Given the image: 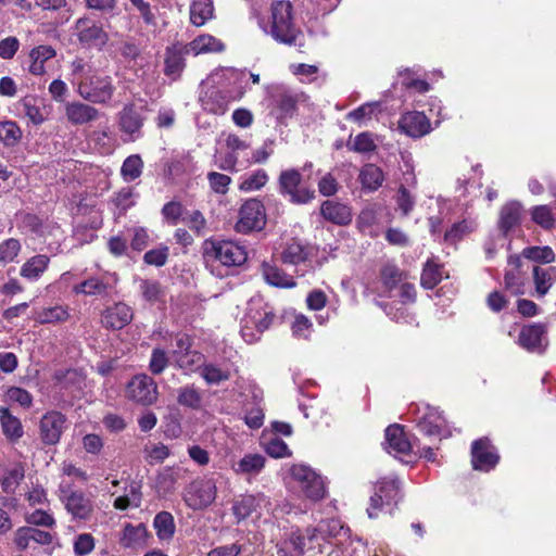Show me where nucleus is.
Listing matches in <instances>:
<instances>
[{"mask_svg": "<svg viewBox=\"0 0 556 556\" xmlns=\"http://www.w3.org/2000/svg\"><path fill=\"white\" fill-rule=\"evenodd\" d=\"M262 29L270 35L276 41L293 45L300 31L295 26L292 16V5L289 1H276L270 8V17L267 23L258 22Z\"/></svg>", "mask_w": 556, "mask_h": 556, "instance_id": "f257e3e1", "label": "nucleus"}, {"mask_svg": "<svg viewBox=\"0 0 556 556\" xmlns=\"http://www.w3.org/2000/svg\"><path fill=\"white\" fill-rule=\"evenodd\" d=\"M402 498V485L396 476L380 478L375 484V493L370 496L368 517L377 518L380 513L392 514Z\"/></svg>", "mask_w": 556, "mask_h": 556, "instance_id": "f03ea898", "label": "nucleus"}, {"mask_svg": "<svg viewBox=\"0 0 556 556\" xmlns=\"http://www.w3.org/2000/svg\"><path fill=\"white\" fill-rule=\"evenodd\" d=\"M202 254L207 264L225 267L241 266L248 258L244 247L231 240L206 239L202 244Z\"/></svg>", "mask_w": 556, "mask_h": 556, "instance_id": "7ed1b4c3", "label": "nucleus"}, {"mask_svg": "<svg viewBox=\"0 0 556 556\" xmlns=\"http://www.w3.org/2000/svg\"><path fill=\"white\" fill-rule=\"evenodd\" d=\"M77 93L93 104H109L115 93L113 78L110 75L93 71L77 83Z\"/></svg>", "mask_w": 556, "mask_h": 556, "instance_id": "20e7f679", "label": "nucleus"}, {"mask_svg": "<svg viewBox=\"0 0 556 556\" xmlns=\"http://www.w3.org/2000/svg\"><path fill=\"white\" fill-rule=\"evenodd\" d=\"M274 313L266 309L261 299H252L242 318L241 336L248 343L257 341L261 334L269 328L274 320Z\"/></svg>", "mask_w": 556, "mask_h": 556, "instance_id": "39448f33", "label": "nucleus"}, {"mask_svg": "<svg viewBox=\"0 0 556 556\" xmlns=\"http://www.w3.org/2000/svg\"><path fill=\"white\" fill-rule=\"evenodd\" d=\"M278 190L294 204H306L315 198V191L302 184V175L295 168H288L280 173Z\"/></svg>", "mask_w": 556, "mask_h": 556, "instance_id": "423d86ee", "label": "nucleus"}, {"mask_svg": "<svg viewBox=\"0 0 556 556\" xmlns=\"http://www.w3.org/2000/svg\"><path fill=\"white\" fill-rule=\"evenodd\" d=\"M216 497V485L211 479H197L190 482L182 498L186 505L194 510L210 506Z\"/></svg>", "mask_w": 556, "mask_h": 556, "instance_id": "0eeeda50", "label": "nucleus"}, {"mask_svg": "<svg viewBox=\"0 0 556 556\" xmlns=\"http://www.w3.org/2000/svg\"><path fill=\"white\" fill-rule=\"evenodd\" d=\"M290 472L306 497L312 501H319L325 496V483L321 477L312 468L305 465H293Z\"/></svg>", "mask_w": 556, "mask_h": 556, "instance_id": "6e6552de", "label": "nucleus"}, {"mask_svg": "<svg viewBox=\"0 0 556 556\" xmlns=\"http://www.w3.org/2000/svg\"><path fill=\"white\" fill-rule=\"evenodd\" d=\"M265 223L266 215L263 203L260 200L250 199L240 208L236 230L241 233L261 230Z\"/></svg>", "mask_w": 556, "mask_h": 556, "instance_id": "1a4fd4ad", "label": "nucleus"}, {"mask_svg": "<svg viewBox=\"0 0 556 556\" xmlns=\"http://www.w3.org/2000/svg\"><path fill=\"white\" fill-rule=\"evenodd\" d=\"M75 35L80 45L88 48L102 49L109 39L102 26L88 17H81L76 21Z\"/></svg>", "mask_w": 556, "mask_h": 556, "instance_id": "9d476101", "label": "nucleus"}, {"mask_svg": "<svg viewBox=\"0 0 556 556\" xmlns=\"http://www.w3.org/2000/svg\"><path fill=\"white\" fill-rule=\"evenodd\" d=\"M143 106L134 103L126 104L118 113V126L123 134L128 136L130 141L142 136L141 128L144 123Z\"/></svg>", "mask_w": 556, "mask_h": 556, "instance_id": "9b49d317", "label": "nucleus"}, {"mask_svg": "<svg viewBox=\"0 0 556 556\" xmlns=\"http://www.w3.org/2000/svg\"><path fill=\"white\" fill-rule=\"evenodd\" d=\"M61 501L74 520H89L93 514V502L83 491L63 492Z\"/></svg>", "mask_w": 556, "mask_h": 556, "instance_id": "f8f14e48", "label": "nucleus"}, {"mask_svg": "<svg viewBox=\"0 0 556 556\" xmlns=\"http://www.w3.org/2000/svg\"><path fill=\"white\" fill-rule=\"evenodd\" d=\"M65 429L66 417L56 410L47 412L39 422L40 439L47 445L58 444Z\"/></svg>", "mask_w": 556, "mask_h": 556, "instance_id": "ddd939ff", "label": "nucleus"}, {"mask_svg": "<svg viewBox=\"0 0 556 556\" xmlns=\"http://www.w3.org/2000/svg\"><path fill=\"white\" fill-rule=\"evenodd\" d=\"M127 395L141 405H151L157 399V386L151 377L138 375L129 381Z\"/></svg>", "mask_w": 556, "mask_h": 556, "instance_id": "4468645a", "label": "nucleus"}, {"mask_svg": "<svg viewBox=\"0 0 556 556\" xmlns=\"http://www.w3.org/2000/svg\"><path fill=\"white\" fill-rule=\"evenodd\" d=\"M117 277L115 274H105L103 276H92L88 279L75 285L73 292L75 294H84L87 296L100 295L104 296L115 287Z\"/></svg>", "mask_w": 556, "mask_h": 556, "instance_id": "2eb2a0df", "label": "nucleus"}, {"mask_svg": "<svg viewBox=\"0 0 556 556\" xmlns=\"http://www.w3.org/2000/svg\"><path fill=\"white\" fill-rule=\"evenodd\" d=\"M134 319L132 308L124 303L117 302L103 309L101 314V324L110 330H121Z\"/></svg>", "mask_w": 556, "mask_h": 556, "instance_id": "dca6fc26", "label": "nucleus"}, {"mask_svg": "<svg viewBox=\"0 0 556 556\" xmlns=\"http://www.w3.org/2000/svg\"><path fill=\"white\" fill-rule=\"evenodd\" d=\"M498 455L491 446L486 438L476 440L471 446V463L476 470L490 471L493 469L497 462Z\"/></svg>", "mask_w": 556, "mask_h": 556, "instance_id": "f3484780", "label": "nucleus"}, {"mask_svg": "<svg viewBox=\"0 0 556 556\" xmlns=\"http://www.w3.org/2000/svg\"><path fill=\"white\" fill-rule=\"evenodd\" d=\"M190 54L186 45L176 42L168 46L164 53V74L172 80H177L186 66L185 56Z\"/></svg>", "mask_w": 556, "mask_h": 556, "instance_id": "a211bd4d", "label": "nucleus"}, {"mask_svg": "<svg viewBox=\"0 0 556 556\" xmlns=\"http://www.w3.org/2000/svg\"><path fill=\"white\" fill-rule=\"evenodd\" d=\"M518 343L529 352L543 353L547 346L546 327L532 324L520 330Z\"/></svg>", "mask_w": 556, "mask_h": 556, "instance_id": "6ab92c4d", "label": "nucleus"}, {"mask_svg": "<svg viewBox=\"0 0 556 556\" xmlns=\"http://www.w3.org/2000/svg\"><path fill=\"white\" fill-rule=\"evenodd\" d=\"M296 98L288 90H277L271 96L270 115H273L279 124H283L287 118L293 116L296 109Z\"/></svg>", "mask_w": 556, "mask_h": 556, "instance_id": "aec40b11", "label": "nucleus"}, {"mask_svg": "<svg viewBox=\"0 0 556 556\" xmlns=\"http://www.w3.org/2000/svg\"><path fill=\"white\" fill-rule=\"evenodd\" d=\"M268 504V498L262 493L247 494L235 501L232 513L239 522L253 514H260V510Z\"/></svg>", "mask_w": 556, "mask_h": 556, "instance_id": "412c9836", "label": "nucleus"}, {"mask_svg": "<svg viewBox=\"0 0 556 556\" xmlns=\"http://www.w3.org/2000/svg\"><path fill=\"white\" fill-rule=\"evenodd\" d=\"M400 129L413 138H420L431 130L429 118L421 112H407L400 122Z\"/></svg>", "mask_w": 556, "mask_h": 556, "instance_id": "4be33fe9", "label": "nucleus"}, {"mask_svg": "<svg viewBox=\"0 0 556 556\" xmlns=\"http://www.w3.org/2000/svg\"><path fill=\"white\" fill-rule=\"evenodd\" d=\"M342 530L338 520L331 519L328 521H321L317 527L306 528L307 542L309 543L308 548L315 547L314 543H317L318 552L324 553L321 542H326L328 539L338 535L339 531Z\"/></svg>", "mask_w": 556, "mask_h": 556, "instance_id": "5701e85b", "label": "nucleus"}, {"mask_svg": "<svg viewBox=\"0 0 556 556\" xmlns=\"http://www.w3.org/2000/svg\"><path fill=\"white\" fill-rule=\"evenodd\" d=\"M243 92L240 91L237 97H232L226 90L213 89L202 99V108L212 114L224 115L228 111L231 101L240 99Z\"/></svg>", "mask_w": 556, "mask_h": 556, "instance_id": "b1692460", "label": "nucleus"}, {"mask_svg": "<svg viewBox=\"0 0 556 556\" xmlns=\"http://www.w3.org/2000/svg\"><path fill=\"white\" fill-rule=\"evenodd\" d=\"M320 215L329 223L345 226L352 222L353 213L348 204L326 200L320 205Z\"/></svg>", "mask_w": 556, "mask_h": 556, "instance_id": "393cba45", "label": "nucleus"}, {"mask_svg": "<svg viewBox=\"0 0 556 556\" xmlns=\"http://www.w3.org/2000/svg\"><path fill=\"white\" fill-rule=\"evenodd\" d=\"M149 536L143 523H126L119 535V544L124 548L140 549L148 545Z\"/></svg>", "mask_w": 556, "mask_h": 556, "instance_id": "a878e982", "label": "nucleus"}, {"mask_svg": "<svg viewBox=\"0 0 556 556\" xmlns=\"http://www.w3.org/2000/svg\"><path fill=\"white\" fill-rule=\"evenodd\" d=\"M65 116L71 124L83 125L98 119L100 112L90 104L73 101L65 104Z\"/></svg>", "mask_w": 556, "mask_h": 556, "instance_id": "bb28decb", "label": "nucleus"}, {"mask_svg": "<svg viewBox=\"0 0 556 556\" xmlns=\"http://www.w3.org/2000/svg\"><path fill=\"white\" fill-rule=\"evenodd\" d=\"M261 273L269 286L283 289H291L296 286L294 277L285 273L273 262L264 261L261 265Z\"/></svg>", "mask_w": 556, "mask_h": 556, "instance_id": "cd10ccee", "label": "nucleus"}, {"mask_svg": "<svg viewBox=\"0 0 556 556\" xmlns=\"http://www.w3.org/2000/svg\"><path fill=\"white\" fill-rule=\"evenodd\" d=\"M419 430L428 435H445V419L435 407L427 406V410L417 424ZM448 433H446L447 435Z\"/></svg>", "mask_w": 556, "mask_h": 556, "instance_id": "c85d7f7f", "label": "nucleus"}, {"mask_svg": "<svg viewBox=\"0 0 556 556\" xmlns=\"http://www.w3.org/2000/svg\"><path fill=\"white\" fill-rule=\"evenodd\" d=\"M70 309L65 305H53L33 309L31 318L39 325L61 324L70 318Z\"/></svg>", "mask_w": 556, "mask_h": 556, "instance_id": "c756f323", "label": "nucleus"}, {"mask_svg": "<svg viewBox=\"0 0 556 556\" xmlns=\"http://www.w3.org/2000/svg\"><path fill=\"white\" fill-rule=\"evenodd\" d=\"M266 458L262 454L249 453L231 465L235 473L245 477L257 476L265 467Z\"/></svg>", "mask_w": 556, "mask_h": 556, "instance_id": "7c9ffc66", "label": "nucleus"}, {"mask_svg": "<svg viewBox=\"0 0 556 556\" xmlns=\"http://www.w3.org/2000/svg\"><path fill=\"white\" fill-rule=\"evenodd\" d=\"M386 442L389 448L399 454H408L414 446L404 432V428L397 424L386 429Z\"/></svg>", "mask_w": 556, "mask_h": 556, "instance_id": "2f4dec72", "label": "nucleus"}, {"mask_svg": "<svg viewBox=\"0 0 556 556\" xmlns=\"http://www.w3.org/2000/svg\"><path fill=\"white\" fill-rule=\"evenodd\" d=\"M309 255L311 248L308 244L292 239L286 243L281 252V261L285 264L299 265L306 262Z\"/></svg>", "mask_w": 556, "mask_h": 556, "instance_id": "473e14b6", "label": "nucleus"}, {"mask_svg": "<svg viewBox=\"0 0 556 556\" xmlns=\"http://www.w3.org/2000/svg\"><path fill=\"white\" fill-rule=\"evenodd\" d=\"M307 535L300 530L292 531L289 538L277 544L278 556H303L305 553Z\"/></svg>", "mask_w": 556, "mask_h": 556, "instance_id": "72a5a7b5", "label": "nucleus"}, {"mask_svg": "<svg viewBox=\"0 0 556 556\" xmlns=\"http://www.w3.org/2000/svg\"><path fill=\"white\" fill-rule=\"evenodd\" d=\"M50 258L47 255L38 254L28 258L21 267L20 275L29 280H38L48 269Z\"/></svg>", "mask_w": 556, "mask_h": 556, "instance_id": "f704fd0d", "label": "nucleus"}, {"mask_svg": "<svg viewBox=\"0 0 556 556\" xmlns=\"http://www.w3.org/2000/svg\"><path fill=\"white\" fill-rule=\"evenodd\" d=\"M179 479V470L174 468H164L155 479V490L161 497L172 495L176 490Z\"/></svg>", "mask_w": 556, "mask_h": 556, "instance_id": "c9c22d12", "label": "nucleus"}, {"mask_svg": "<svg viewBox=\"0 0 556 556\" xmlns=\"http://www.w3.org/2000/svg\"><path fill=\"white\" fill-rule=\"evenodd\" d=\"M359 182L363 189L368 191H376L381 187L384 175L380 167L375 164H366L362 167L358 175Z\"/></svg>", "mask_w": 556, "mask_h": 556, "instance_id": "e433bc0d", "label": "nucleus"}, {"mask_svg": "<svg viewBox=\"0 0 556 556\" xmlns=\"http://www.w3.org/2000/svg\"><path fill=\"white\" fill-rule=\"evenodd\" d=\"M188 51L194 55L210 52H220L224 50V45L220 40L211 35H201L194 40L186 45Z\"/></svg>", "mask_w": 556, "mask_h": 556, "instance_id": "4c0bfd02", "label": "nucleus"}, {"mask_svg": "<svg viewBox=\"0 0 556 556\" xmlns=\"http://www.w3.org/2000/svg\"><path fill=\"white\" fill-rule=\"evenodd\" d=\"M521 217V205L518 202H509L505 204L500 213V229L503 233H508L514 227H516Z\"/></svg>", "mask_w": 556, "mask_h": 556, "instance_id": "58836bf2", "label": "nucleus"}, {"mask_svg": "<svg viewBox=\"0 0 556 556\" xmlns=\"http://www.w3.org/2000/svg\"><path fill=\"white\" fill-rule=\"evenodd\" d=\"M55 55V51L50 46H39L34 48L29 53L30 64L29 72L33 75L45 74V63Z\"/></svg>", "mask_w": 556, "mask_h": 556, "instance_id": "ea45409f", "label": "nucleus"}, {"mask_svg": "<svg viewBox=\"0 0 556 556\" xmlns=\"http://www.w3.org/2000/svg\"><path fill=\"white\" fill-rule=\"evenodd\" d=\"M214 7L212 0H193L190 7V21L195 26L204 25L213 17Z\"/></svg>", "mask_w": 556, "mask_h": 556, "instance_id": "a19ab883", "label": "nucleus"}, {"mask_svg": "<svg viewBox=\"0 0 556 556\" xmlns=\"http://www.w3.org/2000/svg\"><path fill=\"white\" fill-rule=\"evenodd\" d=\"M0 424L8 439L14 441L23 435V427L20 419L13 416L8 408L0 407Z\"/></svg>", "mask_w": 556, "mask_h": 556, "instance_id": "79ce46f5", "label": "nucleus"}, {"mask_svg": "<svg viewBox=\"0 0 556 556\" xmlns=\"http://www.w3.org/2000/svg\"><path fill=\"white\" fill-rule=\"evenodd\" d=\"M153 527L156 531V535L161 541L170 540L175 533L174 517L170 513L161 511L153 520Z\"/></svg>", "mask_w": 556, "mask_h": 556, "instance_id": "37998d69", "label": "nucleus"}, {"mask_svg": "<svg viewBox=\"0 0 556 556\" xmlns=\"http://www.w3.org/2000/svg\"><path fill=\"white\" fill-rule=\"evenodd\" d=\"M24 479V468L22 465H15L3 471L0 482L2 492L12 494Z\"/></svg>", "mask_w": 556, "mask_h": 556, "instance_id": "c03bdc74", "label": "nucleus"}, {"mask_svg": "<svg viewBox=\"0 0 556 556\" xmlns=\"http://www.w3.org/2000/svg\"><path fill=\"white\" fill-rule=\"evenodd\" d=\"M23 136L20 126L13 121L0 122V143L4 147L16 146Z\"/></svg>", "mask_w": 556, "mask_h": 556, "instance_id": "a18cd8bd", "label": "nucleus"}, {"mask_svg": "<svg viewBox=\"0 0 556 556\" xmlns=\"http://www.w3.org/2000/svg\"><path fill=\"white\" fill-rule=\"evenodd\" d=\"M268 181L267 173L260 168L241 177L239 189L243 192H252L263 188Z\"/></svg>", "mask_w": 556, "mask_h": 556, "instance_id": "49530a36", "label": "nucleus"}, {"mask_svg": "<svg viewBox=\"0 0 556 556\" xmlns=\"http://www.w3.org/2000/svg\"><path fill=\"white\" fill-rule=\"evenodd\" d=\"M139 290L142 298L150 304L163 303L165 299V291L155 280H141Z\"/></svg>", "mask_w": 556, "mask_h": 556, "instance_id": "de8ad7c7", "label": "nucleus"}, {"mask_svg": "<svg viewBox=\"0 0 556 556\" xmlns=\"http://www.w3.org/2000/svg\"><path fill=\"white\" fill-rule=\"evenodd\" d=\"M477 228V224L471 219H464L455 223L446 230L444 239L448 243H456L465 236L471 233Z\"/></svg>", "mask_w": 556, "mask_h": 556, "instance_id": "09e8293b", "label": "nucleus"}, {"mask_svg": "<svg viewBox=\"0 0 556 556\" xmlns=\"http://www.w3.org/2000/svg\"><path fill=\"white\" fill-rule=\"evenodd\" d=\"M175 364L186 372H193L200 369L204 363V356L198 351L184 352L182 355L174 359Z\"/></svg>", "mask_w": 556, "mask_h": 556, "instance_id": "8fccbe9b", "label": "nucleus"}, {"mask_svg": "<svg viewBox=\"0 0 556 556\" xmlns=\"http://www.w3.org/2000/svg\"><path fill=\"white\" fill-rule=\"evenodd\" d=\"M381 280L388 292H393L405 280L403 271L394 265H386L381 269Z\"/></svg>", "mask_w": 556, "mask_h": 556, "instance_id": "3c124183", "label": "nucleus"}, {"mask_svg": "<svg viewBox=\"0 0 556 556\" xmlns=\"http://www.w3.org/2000/svg\"><path fill=\"white\" fill-rule=\"evenodd\" d=\"M521 255L530 261L549 264L555 261V253L552 248L545 247H529L522 250Z\"/></svg>", "mask_w": 556, "mask_h": 556, "instance_id": "603ef678", "label": "nucleus"}, {"mask_svg": "<svg viewBox=\"0 0 556 556\" xmlns=\"http://www.w3.org/2000/svg\"><path fill=\"white\" fill-rule=\"evenodd\" d=\"M532 220L543 229H551L554 227L555 217L553 208L548 205H536L530 211Z\"/></svg>", "mask_w": 556, "mask_h": 556, "instance_id": "864d4df0", "label": "nucleus"}, {"mask_svg": "<svg viewBox=\"0 0 556 556\" xmlns=\"http://www.w3.org/2000/svg\"><path fill=\"white\" fill-rule=\"evenodd\" d=\"M21 105L25 115L34 125H40L46 121V115L40 106L37 105V99L33 96H26L21 100Z\"/></svg>", "mask_w": 556, "mask_h": 556, "instance_id": "5fc2aeb1", "label": "nucleus"}, {"mask_svg": "<svg viewBox=\"0 0 556 556\" xmlns=\"http://www.w3.org/2000/svg\"><path fill=\"white\" fill-rule=\"evenodd\" d=\"M140 485L131 483L128 493L114 500L113 507L117 510H126L130 506L138 507L140 505Z\"/></svg>", "mask_w": 556, "mask_h": 556, "instance_id": "6e6d98bb", "label": "nucleus"}, {"mask_svg": "<svg viewBox=\"0 0 556 556\" xmlns=\"http://www.w3.org/2000/svg\"><path fill=\"white\" fill-rule=\"evenodd\" d=\"M143 162L138 154L128 156L121 168V174L126 181H132L140 177L142 173Z\"/></svg>", "mask_w": 556, "mask_h": 556, "instance_id": "4d7b16f0", "label": "nucleus"}, {"mask_svg": "<svg viewBox=\"0 0 556 556\" xmlns=\"http://www.w3.org/2000/svg\"><path fill=\"white\" fill-rule=\"evenodd\" d=\"M182 222L199 237H204L207 232L206 219L198 210L186 213Z\"/></svg>", "mask_w": 556, "mask_h": 556, "instance_id": "13d9d810", "label": "nucleus"}, {"mask_svg": "<svg viewBox=\"0 0 556 556\" xmlns=\"http://www.w3.org/2000/svg\"><path fill=\"white\" fill-rule=\"evenodd\" d=\"M201 369V376L207 384H219L230 377L228 370H224L214 364H203Z\"/></svg>", "mask_w": 556, "mask_h": 556, "instance_id": "bf43d9fd", "label": "nucleus"}, {"mask_svg": "<svg viewBox=\"0 0 556 556\" xmlns=\"http://www.w3.org/2000/svg\"><path fill=\"white\" fill-rule=\"evenodd\" d=\"M22 245L17 239L10 238L0 243V263L7 265L15 261Z\"/></svg>", "mask_w": 556, "mask_h": 556, "instance_id": "052dcab7", "label": "nucleus"}, {"mask_svg": "<svg viewBox=\"0 0 556 556\" xmlns=\"http://www.w3.org/2000/svg\"><path fill=\"white\" fill-rule=\"evenodd\" d=\"M201 394L193 386H187L178 390L177 402L186 407L197 409L201 405Z\"/></svg>", "mask_w": 556, "mask_h": 556, "instance_id": "680f3d73", "label": "nucleus"}, {"mask_svg": "<svg viewBox=\"0 0 556 556\" xmlns=\"http://www.w3.org/2000/svg\"><path fill=\"white\" fill-rule=\"evenodd\" d=\"M442 279L440 267L431 261H428L421 273L420 282L426 289L434 288Z\"/></svg>", "mask_w": 556, "mask_h": 556, "instance_id": "e2e57ef3", "label": "nucleus"}, {"mask_svg": "<svg viewBox=\"0 0 556 556\" xmlns=\"http://www.w3.org/2000/svg\"><path fill=\"white\" fill-rule=\"evenodd\" d=\"M91 140L99 148V151L103 154H109L114 149V138L109 127L103 129L94 130L91 135Z\"/></svg>", "mask_w": 556, "mask_h": 556, "instance_id": "0e129e2a", "label": "nucleus"}, {"mask_svg": "<svg viewBox=\"0 0 556 556\" xmlns=\"http://www.w3.org/2000/svg\"><path fill=\"white\" fill-rule=\"evenodd\" d=\"M207 180L211 190L217 194H226L232 181L230 176L218 172L207 173Z\"/></svg>", "mask_w": 556, "mask_h": 556, "instance_id": "69168bd1", "label": "nucleus"}, {"mask_svg": "<svg viewBox=\"0 0 556 556\" xmlns=\"http://www.w3.org/2000/svg\"><path fill=\"white\" fill-rule=\"evenodd\" d=\"M348 148L358 153H367L374 151L376 144L369 132H361L353 140L348 141Z\"/></svg>", "mask_w": 556, "mask_h": 556, "instance_id": "338daca9", "label": "nucleus"}, {"mask_svg": "<svg viewBox=\"0 0 556 556\" xmlns=\"http://www.w3.org/2000/svg\"><path fill=\"white\" fill-rule=\"evenodd\" d=\"M378 108V102L365 103L350 112L348 118L358 124L365 123L372 117Z\"/></svg>", "mask_w": 556, "mask_h": 556, "instance_id": "774afa93", "label": "nucleus"}]
</instances>
